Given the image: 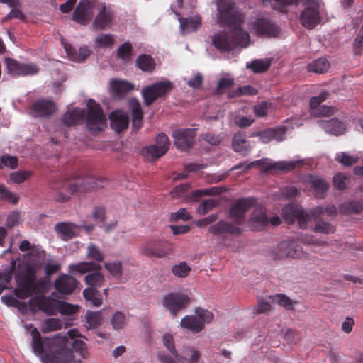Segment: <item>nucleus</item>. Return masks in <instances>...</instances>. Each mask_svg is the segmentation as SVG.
<instances>
[{"mask_svg": "<svg viewBox=\"0 0 363 363\" xmlns=\"http://www.w3.org/2000/svg\"><path fill=\"white\" fill-rule=\"evenodd\" d=\"M96 5V0H80L72 13V19L80 25H87L93 19Z\"/></svg>", "mask_w": 363, "mask_h": 363, "instance_id": "12", "label": "nucleus"}, {"mask_svg": "<svg viewBox=\"0 0 363 363\" xmlns=\"http://www.w3.org/2000/svg\"><path fill=\"white\" fill-rule=\"evenodd\" d=\"M173 89L174 84L169 80L157 82L144 87L141 94L145 105L150 106L156 100L165 98Z\"/></svg>", "mask_w": 363, "mask_h": 363, "instance_id": "7", "label": "nucleus"}, {"mask_svg": "<svg viewBox=\"0 0 363 363\" xmlns=\"http://www.w3.org/2000/svg\"><path fill=\"white\" fill-rule=\"evenodd\" d=\"M254 197L238 199L230 207L229 215L235 224L241 225L245 223V213L257 204Z\"/></svg>", "mask_w": 363, "mask_h": 363, "instance_id": "13", "label": "nucleus"}, {"mask_svg": "<svg viewBox=\"0 0 363 363\" xmlns=\"http://www.w3.org/2000/svg\"><path fill=\"white\" fill-rule=\"evenodd\" d=\"M329 94L327 91L321 92L318 96H313L310 99V108L315 111L320 106V104L325 101Z\"/></svg>", "mask_w": 363, "mask_h": 363, "instance_id": "64", "label": "nucleus"}, {"mask_svg": "<svg viewBox=\"0 0 363 363\" xmlns=\"http://www.w3.org/2000/svg\"><path fill=\"white\" fill-rule=\"evenodd\" d=\"M78 284V281L74 277L62 274L55 279L54 287L61 294L70 295L77 287Z\"/></svg>", "mask_w": 363, "mask_h": 363, "instance_id": "17", "label": "nucleus"}, {"mask_svg": "<svg viewBox=\"0 0 363 363\" xmlns=\"http://www.w3.org/2000/svg\"><path fill=\"white\" fill-rule=\"evenodd\" d=\"M164 154V148H160L156 144L151 145L143 149V155L150 160H157Z\"/></svg>", "mask_w": 363, "mask_h": 363, "instance_id": "40", "label": "nucleus"}, {"mask_svg": "<svg viewBox=\"0 0 363 363\" xmlns=\"http://www.w3.org/2000/svg\"><path fill=\"white\" fill-rule=\"evenodd\" d=\"M217 1L218 23L220 27L227 26L232 30L230 34L218 31L210 36L212 45L221 52L231 51L236 47H247L250 35L240 27L243 16L235 9V4L231 0Z\"/></svg>", "mask_w": 363, "mask_h": 363, "instance_id": "1", "label": "nucleus"}, {"mask_svg": "<svg viewBox=\"0 0 363 363\" xmlns=\"http://www.w3.org/2000/svg\"><path fill=\"white\" fill-rule=\"evenodd\" d=\"M295 164L291 162L280 161L274 163H270L267 167V170L275 169L279 171H290L294 169Z\"/></svg>", "mask_w": 363, "mask_h": 363, "instance_id": "50", "label": "nucleus"}, {"mask_svg": "<svg viewBox=\"0 0 363 363\" xmlns=\"http://www.w3.org/2000/svg\"><path fill=\"white\" fill-rule=\"evenodd\" d=\"M232 148L242 156H246L250 152V145L244 132L238 131L234 134L232 138Z\"/></svg>", "mask_w": 363, "mask_h": 363, "instance_id": "24", "label": "nucleus"}, {"mask_svg": "<svg viewBox=\"0 0 363 363\" xmlns=\"http://www.w3.org/2000/svg\"><path fill=\"white\" fill-rule=\"evenodd\" d=\"M84 117V111L75 108L72 111H67L62 118V121L66 126L78 125Z\"/></svg>", "mask_w": 363, "mask_h": 363, "instance_id": "27", "label": "nucleus"}, {"mask_svg": "<svg viewBox=\"0 0 363 363\" xmlns=\"http://www.w3.org/2000/svg\"><path fill=\"white\" fill-rule=\"evenodd\" d=\"M38 269L30 264L19 265L15 277L16 288L13 294L21 300H29L31 311H42L47 315H54L56 306L53 301L47 298L44 294L47 289V282L37 278Z\"/></svg>", "mask_w": 363, "mask_h": 363, "instance_id": "2", "label": "nucleus"}, {"mask_svg": "<svg viewBox=\"0 0 363 363\" xmlns=\"http://www.w3.org/2000/svg\"><path fill=\"white\" fill-rule=\"evenodd\" d=\"M101 317L99 312H89L86 314V323L89 328H96L101 324Z\"/></svg>", "mask_w": 363, "mask_h": 363, "instance_id": "61", "label": "nucleus"}, {"mask_svg": "<svg viewBox=\"0 0 363 363\" xmlns=\"http://www.w3.org/2000/svg\"><path fill=\"white\" fill-rule=\"evenodd\" d=\"M107 181L102 177L90 174H76L69 179H61L50 184L55 192V199L59 202L69 201L70 195H80L91 189L103 188Z\"/></svg>", "mask_w": 363, "mask_h": 363, "instance_id": "4", "label": "nucleus"}, {"mask_svg": "<svg viewBox=\"0 0 363 363\" xmlns=\"http://www.w3.org/2000/svg\"><path fill=\"white\" fill-rule=\"evenodd\" d=\"M363 211V200H350L346 201L339 206V211L342 214H358Z\"/></svg>", "mask_w": 363, "mask_h": 363, "instance_id": "32", "label": "nucleus"}, {"mask_svg": "<svg viewBox=\"0 0 363 363\" xmlns=\"http://www.w3.org/2000/svg\"><path fill=\"white\" fill-rule=\"evenodd\" d=\"M218 202L212 199L204 200L199 206L197 211L201 215L206 214L209 211L216 207Z\"/></svg>", "mask_w": 363, "mask_h": 363, "instance_id": "59", "label": "nucleus"}, {"mask_svg": "<svg viewBox=\"0 0 363 363\" xmlns=\"http://www.w3.org/2000/svg\"><path fill=\"white\" fill-rule=\"evenodd\" d=\"M298 209V208L292 205L284 206L282 208V216L284 219L289 224L294 223Z\"/></svg>", "mask_w": 363, "mask_h": 363, "instance_id": "45", "label": "nucleus"}, {"mask_svg": "<svg viewBox=\"0 0 363 363\" xmlns=\"http://www.w3.org/2000/svg\"><path fill=\"white\" fill-rule=\"evenodd\" d=\"M311 188L313 190L317 197L323 198L328 191L329 185L327 182L318 177H311Z\"/></svg>", "mask_w": 363, "mask_h": 363, "instance_id": "34", "label": "nucleus"}, {"mask_svg": "<svg viewBox=\"0 0 363 363\" xmlns=\"http://www.w3.org/2000/svg\"><path fill=\"white\" fill-rule=\"evenodd\" d=\"M269 298L272 303H277L281 306L290 310L293 308L292 301L284 294H277L274 296H269Z\"/></svg>", "mask_w": 363, "mask_h": 363, "instance_id": "47", "label": "nucleus"}, {"mask_svg": "<svg viewBox=\"0 0 363 363\" xmlns=\"http://www.w3.org/2000/svg\"><path fill=\"white\" fill-rule=\"evenodd\" d=\"M69 269L72 272H77L80 274L93 271L84 278L86 284L92 287H101L104 281V276L99 272L101 267L98 263L82 262L77 264H70Z\"/></svg>", "mask_w": 363, "mask_h": 363, "instance_id": "6", "label": "nucleus"}, {"mask_svg": "<svg viewBox=\"0 0 363 363\" xmlns=\"http://www.w3.org/2000/svg\"><path fill=\"white\" fill-rule=\"evenodd\" d=\"M139 251L142 255L149 257L164 258L172 254L173 248L167 241L152 240L142 244Z\"/></svg>", "mask_w": 363, "mask_h": 363, "instance_id": "10", "label": "nucleus"}, {"mask_svg": "<svg viewBox=\"0 0 363 363\" xmlns=\"http://www.w3.org/2000/svg\"><path fill=\"white\" fill-rule=\"evenodd\" d=\"M4 166L16 169L18 166L17 157L9 155H3L0 157V169Z\"/></svg>", "mask_w": 363, "mask_h": 363, "instance_id": "62", "label": "nucleus"}, {"mask_svg": "<svg viewBox=\"0 0 363 363\" xmlns=\"http://www.w3.org/2000/svg\"><path fill=\"white\" fill-rule=\"evenodd\" d=\"M65 48L70 60L77 62H84L91 53V50L86 46L79 48L78 51L69 45Z\"/></svg>", "mask_w": 363, "mask_h": 363, "instance_id": "28", "label": "nucleus"}, {"mask_svg": "<svg viewBox=\"0 0 363 363\" xmlns=\"http://www.w3.org/2000/svg\"><path fill=\"white\" fill-rule=\"evenodd\" d=\"M272 133V140H276L277 142L283 141L285 138V135L288 130L287 127L285 125H278L274 128H271Z\"/></svg>", "mask_w": 363, "mask_h": 363, "instance_id": "57", "label": "nucleus"}, {"mask_svg": "<svg viewBox=\"0 0 363 363\" xmlns=\"http://www.w3.org/2000/svg\"><path fill=\"white\" fill-rule=\"evenodd\" d=\"M333 182L335 189L344 190L347 188L348 177L343 173H337L333 177Z\"/></svg>", "mask_w": 363, "mask_h": 363, "instance_id": "56", "label": "nucleus"}, {"mask_svg": "<svg viewBox=\"0 0 363 363\" xmlns=\"http://www.w3.org/2000/svg\"><path fill=\"white\" fill-rule=\"evenodd\" d=\"M171 9L174 13L179 16L180 28L182 32H194L200 27L201 20L199 16H195L194 18H182L180 16L179 13L174 10L172 6H171Z\"/></svg>", "mask_w": 363, "mask_h": 363, "instance_id": "26", "label": "nucleus"}, {"mask_svg": "<svg viewBox=\"0 0 363 363\" xmlns=\"http://www.w3.org/2000/svg\"><path fill=\"white\" fill-rule=\"evenodd\" d=\"M271 66V60L269 59H258L253 60L247 67L255 73H262L267 71Z\"/></svg>", "mask_w": 363, "mask_h": 363, "instance_id": "39", "label": "nucleus"}, {"mask_svg": "<svg viewBox=\"0 0 363 363\" xmlns=\"http://www.w3.org/2000/svg\"><path fill=\"white\" fill-rule=\"evenodd\" d=\"M125 316L124 313L121 311L116 312L112 318L111 324L115 330H120L123 328L125 325Z\"/></svg>", "mask_w": 363, "mask_h": 363, "instance_id": "60", "label": "nucleus"}, {"mask_svg": "<svg viewBox=\"0 0 363 363\" xmlns=\"http://www.w3.org/2000/svg\"><path fill=\"white\" fill-rule=\"evenodd\" d=\"M337 213V208L334 205H328L326 207L318 206L310 210L311 216H323L326 214L328 216H335Z\"/></svg>", "mask_w": 363, "mask_h": 363, "instance_id": "41", "label": "nucleus"}, {"mask_svg": "<svg viewBox=\"0 0 363 363\" xmlns=\"http://www.w3.org/2000/svg\"><path fill=\"white\" fill-rule=\"evenodd\" d=\"M0 199L12 204H16L19 200L17 195L11 192L9 189L2 184H0Z\"/></svg>", "mask_w": 363, "mask_h": 363, "instance_id": "46", "label": "nucleus"}, {"mask_svg": "<svg viewBox=\"0 0 363 363\" xmlns=\"http://www.w3.org/2000/svg\"><path fill=\"white\" fill-rule=\"evenodd\" d=\"M335 160L345 166H351L357 162V158L350 156L345 152L337 154Z\"/></svg>", "mask_w": 363, "mask_h": 363, "instance_id": "63", "label": "nucleus"}, {"mask_svg": "<svg viewBox=\"0 0 363 363\" xmlns=\"http://www.w3.org/2000/svg\"><path fill=\"white\" fill-rule=\"evenodd\" d=\"M113 35L111 34H99L96 38V43L100 47L108 48L114 44Z\"/></svg>", "mask_w": 363, "mask_h": 363, "instance_id": "55", "label": "nucleus"}, {"mask_svg": "<svg viewBox=\"0 0 363 363\" xmlns=\"http://www.w3.org/2000/svg\"><path fill=\"white\" fill-rule=\"evenodd\" d=\"M200 357L201 354L198 350L193 348H188L178 357V361L181 363H197Z\"/></svg>", "mask_w": 363, "mask_h": 363, "instance_id": "38", "label": "nucleus"}, {"mask_svg": "<svg viewBox=\"0 0 363 363\" xmlns=\"http://www.w3.org/2000/svg\"><path fill=\"white\" fill-rule=\"evenodd\" d=\"M257 94V91L250 86H245L238 87L236 90L230 91L228 93V96L230 98H235L243 95H256Z\"/></svg>", "mask_w": 363, "mask_h": 363, "instance_id": "48", "label": "nucleus"}, {"mask_svg": "<svg viewBox=\"0 0 363 363\" xmlns=\"http://www.w3.org/2000/svg\"><path fill=\"white\" fill-rule=\"evenodd\" d=\"M180 325L194 333H199L203 329V323L195 315L184 316L180 321Z\"/></svg>", "mask_w": 363, "mask_h": 363, "instance_id": "29", "label": "nucleus"}, {"mask_svg": "<svg viewBox=\"0 0 363 363\" xmlns=\"http://www.w3.org/2000/svg\"><path fill=\"white\" fill-rule=\"evenodd\" d=\"M57 309L62 315H74L79 310L77 305L70 304L67 302H60L58 305Z\"/></svg>", "mask_w": 363, "mask_h": 363, "instance_id": "53", "label": "nucleus"}, {"mask_svg": "<svg viewBox=\"0 0 363 363\" xmlns=\"http://www.w3.org/2000/svg\"><path fill=\"white\" fill-rule=\"evenodd\" d=\"M261 1L264 6L269 5L272 9L282 13L288 12L289 6L301 4L303 9L300 13L299 22L308 30L315 28L321 21L319 0H261Z\"/></svg>", "mask_w": 363, "mask_h": 363, "instance_id": "5", "label": "nucleus"}, {"mask_svg": "<svg viewBox=\"0 0 363 363\" xmlns=\"http://www.w3.org/2000/svg\"><path fill=\"white\" fill-rule=\"evenodd\" d=\"M133 46L129 42L121 44L117 50V57L123 62H128L132 56Z\"/></svg>", "mask_w": 363, "mask_h": 363, "instance_id": "43", "label": "nucleus"}, {"mask_svg": "<svg viewBox=\"0 0 363 363\" xmlns=\"http://www.w3.org/2000/svg\"><path fill=\"white\" fill-rule=\"evenodd\" d=\"M272 133V140H276L277 142L283 141L285 138V135L288 130L287 127L285 125H278L274 128H271Z\"/></svg>", "mask_w": 363, "mask_h": 363, "instance_id": "58", "label": "nucleus"}, {"mask_svg": "<svg viewBox=\"0 0 363 363\" xmlns=\"http://www.w3.org/2000/svg\"><path fill=\"white\" fill-rule=\"evenodd\" d=\"M106 118L102 108L94 100L89 99L87 103L86 126L93 131H100L106 126Z\"/></svg>", "mask_w": 363, "mask_h": 363, "instance_id": "11", "label": "nucleus"}, {"mask_svg": "<svg viewBox=\"0 0 363 363\" xmlns=\"http://www.w3.org/2000/svg\"><path fill=\"white\" fill-rule=\"evenodd\" d=\"M87 257L98 262H102L104 259L103 253L94 244H91L88 246Z\"/></svg>", "mask_w": 363, "mask_h": 363, "instance_id": "54", "label": "nucleus"}, {"mask_svg": "<svg viewBox=\"0 0 363 363\" xmlns=\"http://www.w3.org/2000/svg\"><path fill=\"white\" fill-rule=\"evenodd\" d=\"M133 127L139 129L142 126L143 112L139 101L134 99L130 101Z\"/></svg>", "mask_w": 363, "mask_h": 363, "instance_id": "30", "label": "nucleus"}, {"mask_svg": "<svg viewBox=\"0 0 363 363\" xmlns=\"http://www.w3.org/2000/svg\"><path fill=\"white\" fill-rule=\"evenodd\" d=\"M8 73L17 76L34 75L38 72L37 65L34 64L26 65L12 58L5 60Z\"/></svg>", "mask_w": 363, "mask_h": 363, "instance_id": "15", "label": "nucleus"}, {"mask_svg": "<svg viewBox=\"0 0 363 363\" xmlns=\"http://www.w3.org/2000/svg\"><path fill=\"white\" fill-rule=\"evenodd\" d=\"M62 328V323L57 318H48L45 320L40 330L43 333H48L52 331H56Z\"/></svg>", "mask_w": 363, "mask_h": 363, "instance_id": "44", "label": "nucleus"}, {"mask_svg": "<svg viewBox=\"0 0 363 363\" xmlns=\"http://www.w3.org/2000/svg\"><path fill=\"white\" fill-rule=\"evenodd\" d=\"M31 109L37 116L48 117L55 112L56 107L53 101L40 99L32 105Z\"/></svg>", "mask_w": 363, "mask_h": 363, "instance_id": "23", "label": "nucleus"}, {"mask_svg": "<svg viewBox=\"0 0 363 363\" xmlns=\"http://www.w3.org/2000/svg\"><path fill=\"white\" fill-rule=\"evenodd\" d=\"M111 126L118 133H121L128 128L129 117L127 113L121 111H113L110 116Z\"/></svg>", "mask_w": 363, "mask_h": 363, "instance_id": "25", "label": "nucleus"}, {"mask_svg": "<svg viewBox=\"0 0 363 363\" xmlns=\"http://www.w3.org/2000/svg\"><path fill=\"white\" fill-rule=\"evenodd\" d=\"M275 259L285 258L307 259L308 255L305 252L302 247L294 241H282L272 251Z\"/></svg>", "mask_w": 363, "mask_h": 363, "instance_id": "8", "label": "nucleus"}, {"mask_svg": "<svg viewBox=\"0 0 363 363\" xmlns=\"http://www.w3.org/2000/svg\"><path fill=\"white\" fill-rule=\"evenodd\" d=\"M34 353L41 357L43 363H82L74 352L79 354L82 359L89 355L86 345L79 340L69 342L67 336L56 335L53 338H40L32 341Z\"/></svg>", "mask_w": 363, "mask_h": 363, "instance_id": "3", "label": "nucleus"}, {"mask_svg": "<svg viewBox=\"0 0 363 363\" xmlns=\"http://www.w3.org/2000/svg\"><path fill=\"white\" fill-rule=\"evenodd\" d=\"M252 28L258 36L275 37L279 33L278 27L264 18L255 21L252 23Z\"/></svg>", "mask_w": 363, "mask_h": 363, "instance_id": "18", "label": "nucleus"}, {"mask_svg": "<svg viewBox=\"0 0 363 363\" xmlns=\"http://www.w3.org/2000/svg\"><path fill=\"white\" fill-rule=\"evenodd\" d=\"M318 123L319 126L326 133L332 135H342L346 130L345 124L336 118H333L330 120H320Z\"/></svg>", "mask_w": 363, "mask_h": 363, "instance_id": "21", "label": "nucleus"}, {"mask_svg": "<svg viewBox=\"0 0 363 363\" xmlns=\"http://www.w3.org/2000/svg\"><path fill=\"white\" fill-rule=\"evenodd\" d=\"M28 263H26L27 264ZM19 265L24 266L26 264H18L16 265V262L15 260H12L11 262V267L9 269L0 272V294L3 292V291L7 287L6 284L9 283L11 279L13 274H14V278L16 277V272L19 267Z\"/></svg>", "mask_w": 363, "mask_h": 363, "instance_id": "31", "label": "nucleus"}, {"mask_svg": "<svg viewBox=\"0 0 363 363\" xmlns=\"http://www.w3.org/2000/svg\"><path fill=\"white\" fill-rule=\"evenodd\" d=\"M272 303L269 297L267 299L262 298L259 300L257 304L253 308V313L255 314L268 313L271 311Z\"/></svg>", "mask_w": 363, "mask_h": 363, "instance_id": "51", "label": "nucleus"}, {"mask_svg": "<svg viewBox=\"0 0 363 363\" xmlns=\"http://www.w3.org/2000/svg\"><path fill=\"white\" fill-rule=\"evenodd\" d=\"M98 13L95 16L92 28L96 30H104L108 26L114 17V13L110 8L106 7L105 3H99L96 5Z\"/></svg>", "mask_w": 363, "mask_h": 363, "instance_id": "14", "label": "nucleus"}, {"mask_svg": "<svg viewBox=\"0 0 363 363\" xmlns=\"http://www.w3.org/2000/svg\"><path fill=\"white\" fill-rule=\"evenodd\" d=\"M104 267L114 277L119 278L123 274V268H122L121 262L117 261V262H106L104 264Z\"/></svg>", "mask_w": 363, "mask_h": 363, "instance_id": "49", "label": "nucleus"}, {"mask_svg": "<svg viewBox=\"0 0 363 363\" xmlns=\"http://www.w3.org/2000/svg\"><path fill=\"white\" fill-rule=\"evenodd\" d=\"M195 313L197 318L203 323V325L205 323H210L214 318V315L212 312L200 307L195 308Z\"/></svg>", "mask_w": 363, "mask_h": 363, "instance_id": "52", "label": "nucleus"}, {"mask_svg": "<svg viewBox=\"0 0 363 363\" xmlns=\"http://www.w3.org/2000/svg\"><path fill=\"white\" fill-rule=\"evenodd\" d=\"M111 88L116 95L122 97L131 91L134 86L125 80H112Z\"/></svg>", "mask_w": 363, "mask_h": 363, "instance_id": "35", "label": "nucleus"}, {"mask_svg": "<svg viewBox=\"0 0 363 363\" xmlns=\"http://www.w3.org/2000/svg\"><path fill=\"white\" fill-rule=\"evenodd\" d=\"M330 63L325 57H320L309 63L307 66L308 72L322 74L328 71Z\"/></svg>", "mask_w": 363, "mask_h": 363, "instance_id": "37", "label": "nucleus"}, {"mask_svg": "<svg viewBox=\"0 0 363 363\" xmlns=\"http://www.w3.org/2000/svg\"><path fill=\"white\" fill-rule=\"evenodd\" d=\"M191 268L186 264V262H181L177 264H174L172 267L171 272L177 277L185 278L186 277Z\"/></svg>", "mask_w": 363, "mask_h": 363, "instance_id": "42", "label": "nucleus"}, {"mask_svg": "<svg viewBox=\"0 0 363 363\" xmlns=\"http://www.w3.org/2000/svg\"><path fill=\"white\" fill-rule=\"evenodd\" d=\"M313 219L315 225L314 231L323 234H331L335 233V228L328 222L324 221L321 216H311Z\"/></svg>", "mask_w": 363, "mask_h": 363, "instance_id": "36", "label": "nucleus"}, {"mask_svg": "<svg viewBox=\"0 0 363 363\" xmlns=\"http://www.w3.org/2000/svg\"><path fill=\"white\" fill-rule=\"evenodd\" d=\"M208 232L214 235H221L225 233L240 235L242 233V229L232 223L220 220L217 223L211 225L208 228Z\"/></svg>", "mask_w": 363, "mask_h": 363, "instance_id": "20", "label": "nucleus"}, {"mask_svg": "<svg viewBox=\"0 0 363 363\" xmlns=\"http://www.w3.org/2000/svg\"><path fill=\"white\" fill-rule=\"evenodd\" d=\"M80 227L73 223L60 222L55 224L54 230L63 241H68L77 235V230Z\"/></svg>", "mask_w": 363, "mask_h": 363, "instance_id": "19", "label": "nucleus"}, {"mask_svg": "<svg viewBox=\"0 0 363 363\" xmlns=\"http://www.w3.org/2000/svg\"><path fill=\"white\" fill-rule=\"evenodd\" d=\"M191 303V298L184 292H172L162 299V306L169 312L172 318L185 309Z\"/></svg>", "mask_w": 363, "mask_h": 363, "instance_id": "9", "label": "nucleus"}, {"mask_svg": "<svg viewBox=\"0 0 363 363\" xmlns=\"http://www.w3.org/2000/svg\"><path fill=\"white\" fill-rule=\"evenodd\" d=\"M250 221L255 230H261L269 223L264 207L256 208L250 215Z\"/></svg>", "mask_w": 363, "mask_h": 363, "instance_id": "22", "label": "nucleus"}, {"mask_svg": "<svg viewBox=\"0 0 363 363\" xmlns=\"http://www.w3.org/2000/svg\"><path fill=\"white\" fill-rule=\"evenodd\" d=\"M135 63L138 69L145 72H152L155 69V60L150 55H140Z\"/></svg>", "mask_w": 363, "mask_h": 363, "instance_id": "33", "label": "nucleus"}, {"mask_svg": "<svg viewBox=\"0 0 363 363\" xmlns=\"http://www.w3.org/2000/svg\"><path fill=\"white\" fill-rule=\"evenodd\" d=\"M196 130L186 128L174 131V145L181 150H186L191 148L194 143Z\"/></svg>", "mask_w": 363, "mask_h": 363, "instance_id": "16", "label": "nucleus"}]
</instances>
